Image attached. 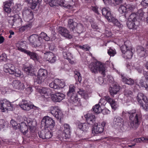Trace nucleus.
Returning <instances> with one entry per match:
<instances>
[{
    "instance_id": "1",
    "label": "nucleus",
    "mask_w": 148,
    "mask_h": 148,
    "mask_svg": "<svg viewBox=\"0 0 148 148\" xmlns=\"http://www.w3.org/2000/svg\"><path fill=\"white\" fill-rule=\"evenodd\" d=\"M122 116L124 117L129 116V119L132 121L130 122V126L134 129H136L138 127L142 118L141 113L140 112H136V110L134 109L128 112L123 111Z\"/></svg>"
},
{
    "instance_id": "2",
    "label": "nucleus",
    "mask_w": 148,
    "mask_h": 148,
    "mask_svg": "<svg viewBox=\"0 0 148 148\" xmlns=\"http://www.w3.org/2000/svg\"><path fill=\"white\" fill-rule=\"evenodd\" d=\"M74 3L73 0H51L49 3L51 6L60 5L67 8H72Z\"/></svg>"
},
{
    "instance_id": "3",
    "label": "nucleus",
    "mask_w": 148,
    "mask_h": 148,
    "mask_svg": "<svg viewBox=\"0 0 148 148\" xmlns=\"http://www.w3.org/2000/svg\"><path fill=\"white\" fill-rule=\"evenodd\" d=\"M91 71L95 73L99 72L103 75H105L106 72V69L103 65L99 62H97L95 63H91L89 66Z\"/></svg>"
},
{
    "instance_id": "4",
    "label": "nucleus",
    "mask_w": 148,
    "mask_h": 148,
    "mask_svg": "<svg viewBox=\"0 0 148 148\" xmlns=\"http://www.w3.org/2000/svg\"><path fill=\"white\" fill-rule=\"evenodd\" d=\"M124 122L123 118L120 116H115L114 119V126L120 132H125L126 127L124 125Z\"/></svg>"
},
{
    "instance_id": "5",
    "label": "nucleus",
    "mask_w": 148,
    "mask_h": 148,
    "mask_svg": "<svg viewBox=\"0 0 148 148\" xmlns=\"http://www.w3.org/2000/svg\"><path fill=\"white\" fill-rule=\"evenodd\" d=\"M47 71L44 69H39L38 72L37 76H35L34 79V82L38 84L41 83L43 82L47 77Z\"/></svg>"
},
{
    "instance_id": "6",
    "label": "nucleus",
    "mask_w": 148,
    "mask_h": 148,
    "mask_svg": "<svg viewBox=\"0 0 148 148\" xmlns=\"http://www.w3.org/2000/svg\"><path fill=\"white\" fill-rule=\"evenodd\" d=\"M145 16L143 10L140 9L136 13H132L130 16V19L133 21H139L144 19Z\"/></svg>"
},
{
    "instance_id": "7",
    "label": "nucleus",
    "mask_w": 148,
    "mask_h": 148,
    "mask_svg": "<svg viewBox=\"0 0 148 148\" xmlns=\"http://www.w3.org/2000/svg\"><path fill=\"white\" fill-rule=\"evenodd\" d=\"M42 122V124H44L45 128L49 129L51 130H53L55 126L54 121L52 118L48 116L44 117Z\"/></svg>"
},
{
    "instance_id": "8",
    "label": "nucleus",
    "mask_w": 148,
    "mask_h": 148,
    "mask_svg": "<svg viewBox=\"0 0 148 148\" xmlns=\"http://www.w3.org/2000/svg\"><path fill=\"white\" fill-rule=\"evenodd\" d=\"M65 84L63 81H62L58 79H56L53 82L49 84L50 87L55 90H58L64 88Z\"/></svg>"
},
{
    "instance_id": "9",
    "label": "nucleus",
    "mask_w": 148,
    "mask_h": 148,
    "mask_svg": "<svg viewBox=\"0 0 148 148\" xmlns=\"http://www.w3.org/2000/svg\"><path fill=\"white\" fill-rule=\"evenodd\" d=\"M49 112L58 119H61L62 116V112L57 106H51L48 108Z\"/></svg>"
},
{
    "instance_id": "10",
    "label": "nucleus",
    "mask_w": 148,
    "mask_h": 148,
    "mask_svg": "<svg viewBox=\"0 0 148 148\" xmlns=\"http://www.w3.org/2000/svg\"><path fill=\"white\" fill-rule=\"evenodd\" d=\"M106 124V123L104 121L102 122L101 124L100 123L95 124L92 129V133L95 135L102 132L104 130V127Z\"/></svg>"
},
{
    "instance_id": "11",
    "label": "nucleus",
    "mask_w": 148,
    "mask_h": 148,
    "mask_svg": "<svg viewBox=\"0 0 148 148\" xmlns=\"http://www.w3.org/2000/svg\"><path fill=\"white\" fill-rule=\"evenodd\" d=\"M11 106L10 102L6 99L0 100V110L1 112H4L9 109Z\"/></svg>"
},
{
    "instance_id": "12",
    "label": "nucleus",
    "mask_w": 148,
    "mask_h": 148,
    "mask_svg": "<svg viewBox=\"0 0 148 148\" xmlns=\"http://www.w3.org/2000/svg\"><path fill=\"white\" fill-rule=\"evenodd\" d=\"M18 50L27 54L34 60H38L40 59L39 57L35 53L31 52L29 51L26 50L23 48H21V47L18 48Z\"/></svg>"
},
{
    "instance_id": "13",
    "label": "nucleus",
    "mask_w": 148,
    "mask_h": 148,
    "mask_svg": "<svg viewBox=\"0 0 148 148\" xmlns=\"http://www.w3.org/2000/svg\"><path fill=\"white\" fill-rule=\"evenodd\" d=\"M19 105L23 110L26 111H29L31 109L33 108V107H35L34 105L30 104L27 100L24 99L22 100L20 102Z\"/></svg>"
},
{
    "instance_id": "14",
    "label": "nucleus",
    "mask_w": 148,
    "mask_h": 148,
    "mask_svg": "<svg viewBox=\"0 0 148 148\" xmlns=\"http://www.w3.org/2000/svg\"><path fill=\"white\" fill-rule=\"evenodd\" d=\"M24 122H23L20 123V126L19 128L21 132L23 133V134H25L27 132L28 130V127L26 125V122L28 123H30V122H28V119L25 116H24Z\"/></svg>"
},
{
    "instance_id": "15",
    "label": "nucleus",
    "mask_w": 148,
    "mask_h": 148,
    "mask_svg": "<svg viewBox=\"0 0 148 148\" xmlns=\"http://www.w3.org/2000/svg\"><path fill=\"white\" fill-rule=\"evenodd\" d=\"M64 95L60 92H56L51 95V99L55 102L60 101L64 98Z\"/></svg>"
},
{
    "instance_id": "16",
    "label": "nucleus",
    "mask_w": 148,
    "mask_h": 148,
    "mask_svg": "<svg viewBox=\"0 0 148 148\" xmlns=\"http://www.w3.org/2000/svg\"><path fill=\"white\" fill-rule=\"evenodd\" d=\"M12 86L15 89L22 90L25 88L24 84L18 80H14L12 82Z\"/></svg>"
},
{
    "instance_id": "17",
    "label": "nucleus",
    "mask_w": 148,
    "mask_h": 148,
    "mask_svg": "<svg viewBox=\"0 0 148 148\" xmlns=\"http://www.w3.org/2000/svg\"><path fill=\"white\" fill-rule=\"evenodd\" d=\"M11 18H13L12 20L8 21L9 26L10 27H13L14 24L19 23L22 20L18 15L17 14L14 15L13 16H12Z\"/></svg>"
},
{
    "instance_id": "18",
    "label": "nucleus",
    "mask_w": 148,
    "mask_h": 148,
    "mask_svg": "<svg viewBox=\"0 0 148 148\" xmlns=\"http://www.w3.org/2000/svg\"><path fill=\"white\" fill-rule=\"evenodd\" d=\"M44 59L46 61H48L51 63H54L56 60V57L52 52H49L44 53Z\"/></svg>"
},
{
    "instance_id": "19",
    "label": "nucleus",
    "mask_w": 148,
    "mask_h": 148,
    "mask_svg": "<svg viewBox=\"0 0 148 148\" xmlns=\"http://www.w3.org/2000/svg\"><path fill=\"white\" fill-rule=\"evenodd\" d=\"M104 98L106 101L110 104L112 109L115 110L118 107V105L117 102L109 96H105Z\"/></svg>"
},
{
    "instance_id": "20",
    "label": "nucleus",
    "mask_w": 148,
    "mask_h": 148,
    "mask_svg": "<svg viewBox=\"0 0 148 148\" xmlns=\"http://www.w3.org/2000/svg\"><path fill=\"white\" fill-rule=\"evenodd\" d=\"M15 66L13 64L10 63H8L4 65L3 70L6 73H9L12 74L15 71Z\"/></svg>"
},
{
    "instance_id": "21",
    "label": "nucleus",
    "mask_w": 148,
    "mask_h": 148,
    "mask_svg": "<svg viewBox=\"0 0 148 148\" xmlns=\"http://www.w3.org/2000/svg\"><path fill=\"white\" fill-rule=\"evenodd\" d=\"M59 32L62 36L71 39L72 38V36L69 34V31L64 27H59Z\"/></svg>"
},
{
    "instance_id": "22",
    "label": "nucleus",
    "mask_w": 148,
    "mask_h": 148,
    "mask_svg": "<svg viewBox=\"0 0 148 148\" xmlns=\"http://www.w3.org/2000/svg\"><path fill=\"white\" fill-rule=\"evenodd\" d=\"M87 123L89 124L93 125L95 122V117L94 115L92 114L87 113L85 115Z\"/></svg>"
},
{
    "instance_id": "23",
    "label": "nucleus",
    "mask_w": 148,
    "mask_h": 148,
    "mask_svg": "<svg viewBox=\"0 0 148 148\" xmlns=\"http://www.w3.org/2000/svg\"><path fill=\"white\" fill-rule=\"evenodd\" d=\"M12 0H8L3 3L4 10L7 13H10L11 12L10 7L13 3Z\"/></svg>"
},
{
    "instance_id": "24",
    "label": "nucleus",
    "mask_w": 148,
    "mask_h": 148,
    "mask_svg": "<svg viewBox=\"0 0 148 148\" xmlns=\"http://www.w3.org/2000/svg\"><path fill=\"white\" fill-rule=\"evenodd\" d=\"M132 47L131 42L127 40L124 42V45L120 47V49L122 53H123L126 52L127 50H128V49H132Z\"/></svg>"
},
{
    "instance_id": "25",
    "label": "nucleus",
    "mask_w": 148,
    "mask_h": 148,
    "mask_svg": "<svg viewBox=\"0 0 148 148\" xmlns=\"http://www.w3.org/2000/svg\"><path fill=\"white\" fill-rule=\"evenodd\" d=\"M39 92L44 97L47 98L50 95L51 91L49 88H42L41 89H39Z\"/></svg>"
},
{
    "instance_id": "26",
    "label": "nucleus",
    "mask_w": 148,
    "mask_h": 148,
    "mask_svg": "<svg viewBox=\"0 0 148 148\" xmlns=\"http://www.w3.org/2000/svg\"><path fill=\"white\" fill-rule=\"evenodd\" d=\"M64 130L63 134L66 138H69L70 137L71 133L70 127L69 125L67 123H65L64 125Z\"/></svg>"
},
{
    "instance_id": "27",
    "label": "nucleus",
    "mask_w": 148,
    "mask_h": 148,
    "mask_svg": "<svg viewBox=\"0 0 148 148\" xmlns=\"http://www.w3.org/2000/svg\"><path fill=\"white\" fill-rule=\"evenodd\" d=\"M120 89L119 86L118 84H114L113 88L111 87L110 88V92L112 96L116 94Z\"/></svg>"
},
{
    "instance_id": "28",
    "label": "nucleus",
    "mask_w": 148,
    "mask_h": 148,
    "mask_svg": "<svg viewBox=\"0 0 148 148\" xmlns=\"http://www.w3.org/2000/svg\"><path fill=\"white\" fill-rule=\"evenodd\" d=\"M147 97L145 96L143 93H139L137 96V100L140 104H142L143 103V101L144 102L147 101Z\"/></svg>"
},
{
    "instance_id": "29",
    "label": "nucleus",
    "mask_w": 148,
    "mask_h": 148,
    "mask_svg": "<svg viewBox=\"0 0 148 148\" xmlns=\"http://www.w3.org/2000/svg\"><path fill=\"white\" fill-rule=\"evenodd\" d=\"M23 14L27 19V20H28L29 21L31 20L33 18V13L30 10H24L23 12Z\"/></svg>"
},
{
    "instance_id": "30",
    "label": "nucleus",
    "mask_w": 148,
    "mask_h": 148,
    "mask_svg": "<svg viewBox=\"0 0 148 148\" xmlns=\"http://www.w3.org/2000/svg\"><path fill=\"white\" fill-rule=\"evenodd\" d=\"M101 11L103 15L105 16L107 19H109L110 21L109 18H111V16L112 15L111 14L109 9L108 8H103L102 9Z\"/></svg>"
},
{
    "instance_id": "31",
    "label": "nucleus",
    "mask_w": 148,
    "mask_h": 148,
    "mask_svg": "<svg viewBox=\"0 0 148 148\" xmlns=\"http://www.w3.org/2000/svg\"><path fill=\"white\" fill-rule=\"evenodd\" d=\"M67 96L70 97V98H68L69 101L72 103L77 102L79 99L76 93L71 94V96Z\"/></svg>"
},
{
    "instance_id": "32",
    "label": "nucleus",
    "mask_w": 148,
    "mask_h": 148,
    "mask_svg": "<svg viewBox=\"0 0 148 148\" xmlns=\"http://www.w3.org/2000/svg\"><path fill=\"white\" fill-rule=\"evenodd\" d=\"M77 23L73 21L72 19H70L68 21V26L69 28L73 32L77 24Z\"/></svg>"
},
{
    "instance_id": "33",
    "label": "nucleus",
    "mask_w": 148,
    "mask_h": 148,
    "mask_svg": "<svg viewBox=\"0 0 148 148\" xmlns=\"http://www.w3.org/2000/svg\"><path fill=\"white\" fill-rule=\"evenodd\" d=\"M121 78L123 81L126 84L129 85H132L134 84V80L131 78H126L122 75H121Z\"/></svg>"
},
{
    "instance_id": "34",
    "label": "nucleus",
    "mask_w": 148,
    "mask_h": 148,
    "mask_svg": "<svg viewBox=\"0 0 148 148\" xmlns=\"http://www.w3.org/2000/svg\"><path fill=\"white\" fill-rule=\"evenodd\" d=\"M84 30L83 26L82 24L80 23L77 24L75 29H74V31L79 34L82 33Z\"/></svg>"
},
{
    "instance_id": "35",
    "label": "nucleus",
    "mask_w": 148,
    "mask_h": 148,
    "mask_svg": "<svg viewBox=\"0 0 148 148\" xmlns=\"http://www.w3.org/2000/svg\"><path fill=\"white\" fill-rule=\"evenodd\" d=\"M110 20L109 19H107L109 22H112L114 25L118 27H121L123 25H121L117 19L113 17L112 15L111 16V18H110Z\"/></svg>"
},
{
    "instance_id": "36",
    "label": "nucleus",
    "mask_w": 148,
    "mask_h": 148,
    "mask_svg": "<svg viewBox=\"0 0 148 148\" xmlns=\"http://www.w3.org/2000/svg\"><path fill=\"white\" fill-rule=\"evenodd\" d=\"M136 21H128L127 22V26L130 29H136L137 27V25L135 24L134 22Z\"/></svg>"
},
{
    "instance_id": "37",
    "label": "nucleus",
    "mask_w": 148,
    "mask_h": 148,
    "mask_svg": "<svg viewBox=\"0 0 148 148\" xmlns=\"http://www.w3.org/2000/svg\"><path fill=\"white\" fill-rule=\"evenodd\" d=\"M76 87L74 84H70L69 85V90L67 93V96L71 95V94L73 93H76L75 91V88Z\"/></svg>"
},
{
    "instance_id": "38",
    "label": "nucleus",
    "mask_w": 148,
    "mask_h": 148,
    "mask_svg": "<svg viewBox=\"0 0 148 148\" xmlns=\"http://www.w3.org/2000/svg\"><path fill=\"white\" fill-rule=\"evenodd\" d=\"M38 36L37 35L33 34L29 37L28 40L31 44L34 45Z\"/></svg>"
},
{
    "instance_id": "39",
    "label": "nucleus",
    "mask_w": 148,
    "mask_h": 148,
    "mask_svg": "<svg viewBox=\"0 0 148 148\" xmlns=\"http://www.w3.org/2000/svg\"><path fill=\"white\" fill-rule=\"evenodd\" d=\"M24 71L28 75H32L34 73V69L32 66L25 67L24 69Z\"/></svg>"
},
{
    "instance_id": "40",
    "label": "nucleus",
    "mask_w": 148,
    "mask_h": 148,
    "mask_svg": "<svg viewBox=\"0 0 148 148\" xmlns=\"http://www.w3.org/2000/svg\"><path fill=\"white\" fill-rule=\"evenodd\" d=\"M42 39L48 41L50 40V38L47 35L43 32H42L40 35V37H38V40L40 41L41 40V42L43 40Z\"/></svg>"
},
{
    "instance_id": "41",
    "label": "nucleus",
    "mask_w": 148,
    "mask_h": 148,
    "mask_svg": "<svg viewBox=\"0 0 148 148\" xmlns=\"http://www.w3.org/2000/svg\"><path fill=\"white\" fill-rule=\"evenodd\" d=\"M45 139H48L51 138L52 136V130H51L50 129L45 128Z\"/></svg>"
},
{
    "instance_id": "42",
    "label": "nucleus",
    "mask_w": 148,
    "mask_h": 148,
    "mask_svg": "<svg viewBox=\"0 0 148 148\" xmlns=\"http://www.w3.org/2000/svg\"><path fill=\"white\" fill-rule=\"evenodd\" d=\"M134 140L137 143H140L141 142H148V136L134 139Z\"/></svg>"
},
{
    "instance_id": "43",
    "label": "nucleus",
    "mask_w": 148,
    "mask_h": 148,
    "mask_svg": "<svg viewBox=\"0 0 148 148\" xmlns=\"http://www.w3.org/2000/svg\"><path fill=\"white\" fill-rule=\"evenodd\" d=\"M132 50L133 48L132 47L131 49H128V50H127L126 52L123 53L124 54V56L127 58H131L133 55Z\"/></svg>"
},
{
    "instance_id": "44",
    "label": "nucleus",
    "mask_w": 148,
    "mask_h": 148,
    "mask_svg": "<svg viewBox=\"0 0 148 148\" xmlns=\"http://www.w3.org/2000/svg\"><path fill=\"white\" fill-rule=\"evenodd\" d=\"M127 13H130L134 11L136 9V7L130 4H128L126 5Z\"/></svg>"
},
{
    "instance_id": "45",
    "label": "nucleus",
    "mask_w": 148,
    "mask_h": 148,
    "mask_svg": "<svg viewBox=\"0 0 148 148\" xmlns=\"http://www.w3.org/2000/svg\"><path fill=\"white\" fill-rule=\"evenodd\" d=\"M79 128L83 131H87L88 129V126L87 123H83L79 125Z\"/></svg>"
},
{
    "instance_id": "46",
    "label": "nucleus",
    "mask_w": 148,
    "mask_h": 148,
    "mask_svg": "<svg viewBox=\"0 0 148 148\" xmlns=\"http://www.w3.org/2000/svg\"><path fill=\"white\" fill-rule=\"evenodd\" d=\"M92 109L95 112L97 113H99L101 111V107L99 104H97L93 106Z\"/></svg>"
},
{
    "instance_id": "47",
    "label": "nucleus",
    "mask_w": 148,
    "mask_h": 148,
    "mask_svg": "<svg viewBox=\"0 0 148 148\" xmlns=\"http://www.w3.org/2000/svg\"><path fill=\"white\" fill-rule=\"evenodd\" d=\"M42 0H32L31 8L32 9H34L36 6L39 4L41 2Z\"/></svg>"
},
{
    "instance_id": "48",
    "label": "nucleus",
    "mask_w": 148,
    "mask_h": 148,
    "mask_svg": "<svg viewBox=\"0 0 148 148\" xmlns=\"http://www.w3.org/2000/svg\"><path fill=\"white\" fill-rule=\"evenodd\" d=\"M63 55L64 58L68 60L73 58L71 53L68 51H64L63 53Z\"/></svg>"
},
{
    "instance_id": "49",
    "label": "nucleus",
    "mask_w": 148,
    "mask_h": 148,
    "mask_svg": "<svg viewBox=\"0 0 148 148\" xmlns=\"http://www.w3.org/2000/svg\"><path fill=\"white\" fill-rule=\"evenodd\" d=\"M127 8L123 5H121L119 8L118 10L120 13L123 14L125 13L126 15L127 14Z\"/></svg>"
},
{
    "instance_id": "50",
    "label": "nucleus",
    "mask_w": 148,
    "mask_h": 148,
    "mask_svg": "<svg viewBox=\"0 0 148 148\" xmlns=\"http://www.w3.org/2000/svg\"><path fill=\"white\" fill-rule=\"evenodd\" d=\"M74 74V76L76 80H77L79 82H80L82 81V78L80 73L77 71H75Z\"/></svg>"
},
{
    "instance_id": "51",
    "label": "nucleus",
    "mask_w": 148,
    "mask_h": 148,
    "mask_svg": "<svg viewBox=\"0 0 148 148\" xmlns=\"http://www.w3.org/2000/svg\"><path fill=\"white\" fill-rule=\"evenodd\" d=\"M138 55L140 57H143L145 55L146 52L144 50V49L142 47L140 49L137 50Z\"/></svg>"
},
{
    "instance_id": "52",
    "label": "nucleus",
    "mask_w": 148,
    "mask_h": 148,
    "mask_svg": "<svg viewBox=\"0 0 148 148\" xmlns=\"http://www.w3.org/2000/svg\"><path fill=\"white\" fill-rule=\"evenodd\" d=\"M11 124L14 129H16L19 128L20 123L17 124L16 122L13 120H12L10 122Z\"/></svg>"
},
{
    "instance_id": "53",
    "label": "nucleus",
    "mask_w": 148,
    "mask_h": 148,
    "mask_svg": "<svg viewBox=\"0 0 148 148\" xmlns=\"http://www.w3.org/2000/svg\"><path fill=\"white\" fill-rule=\"evenodd\" d=\"M31 26L32 24L31 23H28L26 25L21 27L19 29V30L21 32H23L28 27H31Z\"/></svg>"
},
{
    "instance_id": "54",
    "label": "nucleus",
    "mask_w": 148,
    "mask_h": 148,
    "mask_svg": "<svg viewBox=\"0 0 148 148\" xmlns=\"http://www.w3.org/2000/svg\"><path fill=\"white\" fill-rule=\"evenodd\" d=\"M14 73L12 74L14 75L15 76L17 77H20L22 75L21 71L18 69H16L15 71H14Z\"/></svg>"
},
{
    "instance_id": "55",
    "label": "nucleus",
    "mask_w": 148,
    "mask_h": 148,
    "mask_svg": "<svg viewBox=\"0 0 148 148\" xmlns=\"http://www.w3.org/2000/svg\"><path fill=\"white\" fill-rule=\"evenodd\" d=\"M133 93L131 91L126 90L125 91L124 94L127 97H130V99H132V96Z\"/></svg>"
},
{
    "instance_id": "56",
    "label": "nucleus",
    "mask_w": 148,
    "mask_h": 148,
    "mask_svg": "<svg viewBox=\"0 0 148 148\" xmlns=\"http://www.w3.org/2000/svg\"><path fill=\"white\" fill-rule=\"evenodd\" d=\"M38 134L39 137L42 138V139H45V130H42L40 132H38Z\"/></svg>"
},
{
    "instance_id": "57",
    "label": "nucleus",
    "mask_w": 148,
    "mask_h": 148,
    "mask_svg": "<svg viewBox=\"0 0 148 148\" xmlns=\"http://www.w3.org/2000/svg\"><path fill=\"white\" fill-rule=\"evenodd\" d=\"M108 53L110 56H114L116 54L115 50L111 48L108 51Z\"/></svg>"
},
{
    "instance_id": "58",
    "label": "nucleus",
    "mask_w": 148,
    "mask_h": 148,
    "mask_svg": "<svg viewBox=\"0 0 148 148\" xmlns=\"http://www.w3.org/2000/svg\"><path fill=\"white\" fill-rule=\"evenodd\" d=\"M26 42L25 41H21L19 42V43L17 44V49L18 50V48L21 47V48H23L22 47H25L26 46Z\"/></svg>"
},
{
    "instance_id": "59",
    "label": "nucleus",
    "mask_w": 148,
    "mask_h": 148,
    "mask_svg": "<svg viewBox=\"0 0 148 148\" xmlns=\"http://www.w3.org/2000/svg\"><path fill=\"white\" fill-rule=\"evenodd\" d=\"M144 102L145 103V104L143 103L142 104H140L141 106L142 107L143 109L147 111L148 109V100L147 102L145 101Z\"/></svg>"
},
{
    "instance_id": "60",
    "label": "nucleus",
    "mask_w": 148,
    "mask_h": 148,
    "mask_svg": "<svg viewBox=\"0 0 148 148\" xmlns=\"http://www.w3.org/2000/svg\"><path fill=\"white\" fill-rule=\"evenodd\" d=\"M79 47L80 48L86 51H88L89 50L90 47L87 45H84L83 46H79Z\"/></svg>"
},
{
    "instance_id": "61",
    "label": "nucleus",
    "mask_w": 148,
    "mask_h": 148,
    "mask_svg": "<svg viewBox=\"0 0 148 148\" xmlns=\"http://www.w3.org/2000/svg\"><path fill=\"white\" fill-rule=\"evenodd\" d=\"M6 125L5 121L3 120H0V129L4 128Z\"/></svg>"
},
{
    "instance_id": "62",
    "label": "nucleus",
    "mask_w": 148,
    "mask_h": 148,
    "mask_svg": "<svg viewBox=\"0 0 148 148\" xmlns=\"http://www.w3.org/2000/svg\"><path fill=\"white\" fill-rule=\"evenodd\" d=\"M38 40L37 41H36V42H35V43L34 45V47H39L40 46L41 44H42V41L41 42V40H40V41H39L38 40Z\"/></svg>"
},
{
    "instance_id": "63",
    "label": "nucleus",
    "mask_w": 148,
    "mask_h": 148,
    "mask_svg": "<svg viewBox=\"0 0 148 148\" xmlns=\"http://www.w3.org/2000/svg\"><path fill=\"white\" fill-rule=\"evenodd\" d=\"M96 81L97 82L100 84H102L103 82V79L101 77H99Z\"/></svg>"
},
{
    "instance_id": "64",
    "label": "nucleus",
    "mask_w": 148,
    "mask_h": 148,
    "mask_svg": "<svg viewBox=\"0 0 148 148\" xmlns=\"http://www.w3.org/2000/svg\"><path fill=\"white\" fill-rule=\"evenodd\" d=\"M141 4L144 6L148 7V0H143L141 3Z\"/></svg>"
}]
</instances>
